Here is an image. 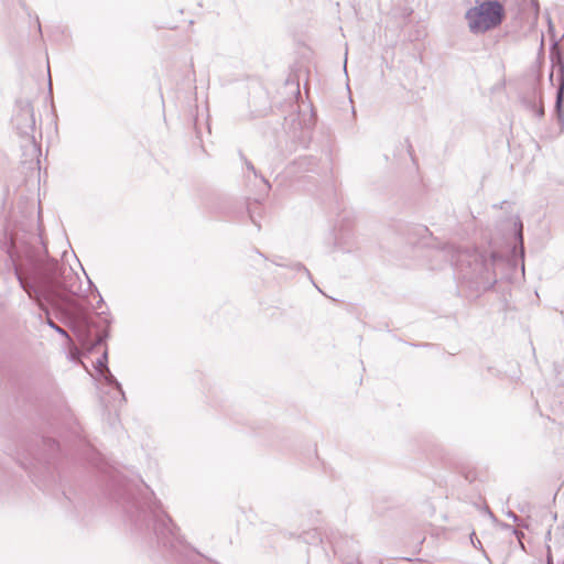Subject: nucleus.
<instances>
[{"label": "nucleus", "mask_w": 564, "mask_h": 564, "mask_svg": "<svg viewBox=\"0 0 564 564\" xmlns=\"http://www.w3.org/2000/svg\"><path fill=\"white\" fill-rule=\"evenodd\" d=\"M32 239L34 241L11 237L7 252L20 286L45 314V324L70 341L68 333L53 321V310L83 347L94 349L104 345L109 336L108 315L101 312L94 317L79 304L75 300L79 290L77 273L48 256L41 236H33Z\"/></svg>", "instance_id": "nucleus-1"}, {"label": "nucleus", "mask_w": 564, "mask_h": 564, "mask_svg": "<svg viewBox=\"0 0 564 564\" xmlns=\"http://www.w3.org/2000/svg\"><path fill=\"white\" fill-rule=\"evenodd\" d=\"M105 494L117 505L123 525L133 538L173 558L183 556L187 545L180 528L139 476L128 478L120 471H110Z\"/></svg>", "instance_id": "nucleus-2"}, {"label": "nucleus", "mask_w": 564, "mask_h": 564, "mask_svg": "<svg viewBox=\"0 0 564 564\" xmlns=\"http://www.w3.org/2000/svg\"><path fill=\"white\" fill-rule=\"evenodd\" d=\"M514 245L509 256L491 251L489 257L478 251L457 250L452 256V263L458 279V288L466 292V297L477 299L497 283L496 268L508 264L520 265L524 272L523 224L519 216L513 219Z\"/></svg>", "instance_id": "nucleus-3"}, {"label": "nucleus", "mask_w": 564, "mask_h": 564, "mask_svg": "<svg viewBox=\"0 0 564 564\" xmlns=\"http://www.w3.org/2000/svg\"><path fill=\"white\" fill-rule=\"evenodd\" d=\"M506 17L503 6L498 0L476 1V6L465 13L469 31L473 34H484L499 26Z\"/></svg>", "instance_id": "nucleus-4"}, {"label": "nucleus", "mask_w": 564, "mask_h": 564, "mask_svg": "<svg viewBox=\"0 0 564 564\" xmlns=\"http://www.w3.org/2000/svg\"><path fill=\"white\" fill-rule=\"evenodd\" d=\"M552 72L549 79L553 83L555 78V105L554 111L561 126H564V55L557 43H554L550 52Z\"/></svg>", "instance_id": "nucleus-5"}, {"label": "nucleus", "mask_w": 564, "mask_h": 564, "mask_svg": "<svg viewBox=\"0 0 564 564\" xmlns=\"http://www.w3.org/2000/svg\"><path fill=\"white\" fill-rule=\"evenodd\" d=\"M12 123L21 137L34 144L35 117L32 104L26 98H20L15 102V110L12 117Z\"/></svg>", "instance_id": "nucleus-6"}, {"label": "nucleus", "mask_w": 564, "mask_h": 564, "mask_svg": "<svg viewBox=\"0 0 564 564\" xmlns=\"http://www.w3.org/2000/svg\"><path fill=\"white\" fill-rule=\"evenodd\" d=\"M327 539L333 546L335 555L341 562L346 564L359 563V544L355 539L344 535L339 531H332Z\"/></svg>", "instance_id": "nucleus-7"}, {"label": "nucleus", "mask_w": 564, "mask_h": 564, "mask_svg": "<svg viewBox=\"0 0 564 564\" xmlns=\"http://www.w3.org/2000/svg\"><path fill=\"white\" fill-rule=\"evenodd\" d=\"M99 376L102 378L105 384L113 390V400L118 399L120 403L124 402L126 394L122 389V386L117 380V378L111 373L110 369H107V371L99 373Z\"/></svg>", "instance_id": "nucleus-8"}, {"label": "nucleus", "mask_w": 564, "mask_h": 564, "mask_svg": "<svg viewBox=\"0 0 564 564\" xmlns=\"http://www.w3.org/2000/svg\"><path fill=\"white\" fill-rule=\"evenodd\" d=\"M42 455L45 459H52L53 456L61 451V445L54 438L43 437L42 438Z\"/></svg>", "instance_id": "nucleus-9"}, {"label": "nucleus", "mask_w": 564, "mask_h": 564, "mask_svg": "<svg viewBox=\"0 0 564 564\" xmlns=\"http://www.w3.org/2000/svg\"><path fill=\"white\" fill-rule=\"evenodd\" d=\"M524 102H525L527 107L538 118H542L544 116V106H543L541 93H539V94L534 93L533 98L532 99H525Z\"/></svg>", "instance_id": "nucleus-10"}, {"label": "nucleus", "mask_w": 564, "mask_h": 564, "mask_svg": "<svg viewBox=\"0 0 564 564\" xmlns=\"http://www.w3.org/2000/svg\"><path fill=\"white\" fill-rule=\"evenodd\" d=\"M524 102H525L527 107L538 118H542L544 116V106H543L541 93H539V94L534 93L533 98L532 99H525Z\"/></svg>", "instance_id": "nucleus-11"}, {"label": "nucleus", "mask_w": 564, "mask_h": 564, "mask_svg": "<svg viewBox=\"0 0 564 564\" xmlns=\"http://www.w3.org/2000/svg\"><path fill=\"white\" fill-rule=\"evenodd\" d=\"M524 102H525L527 107L538 118H542L544 116V106H543L541 93H539V94L534 93L533 98L532 99H525Z\"/></svg>", "instance_id": "nucleus-12"}, {"label": "nucleus", "mask_w": 564, "mask_h": 564, "mask_svg": "<svg viewBox=\"0 0 564 564\" xmlns=\"http://www.w3.org/2000/svg\"><path fill=\"white\" fill-rule=\"evenodd\" d=\"M281 260H282V258H278V259L273 260L272 262L278 267L288 268L295 272H304L306 274V276L313 282L311 272L303 263H301V262H283Z\"/></svg>", "instance_id": "nucleus-13"}, {"label": "nucleus", "mask_w": 564, "mask_h": 564, "mask_svg": "<svg viewBox=\"0 0 564 564\" xmlns=\"http://www.w3.org/2000/svg\"><path fill=\"white\" fill-rule=\"evenodd\" d=\"M293 165L296 166L299 171H313L317 165V160L311 155L299 156L293 161Z\"/></svg>", "instance_id": "nucleus-14"}, {"label": "nucleus", "mask_w": 564, "mask_h": 564, "mask_svg": "<svg viewBox=\"0 0 564 564\" xmlns=\"http://www.w3.org/2000/svg\"><path fill=\"white\" fill-rule=\"evenodd\" d=\"M109 369L108 367V354L105 351L101 357H99L96 361V370L98 373H101L104 371H107Z\"/></svg>", "instance_id": "nucleus-15"}, {"label": "nucleus", "mask_w": 564, "mask_h": 564, "mask_svg": "<svg viewBox=\"0 0 564 564\" xmlns=\"http://www.w3.org/2000/svg\"><path fill=\"white\" fill-rule=\"evenodd\" d=\"M304 541L313 544V543L322 542V538H321V534L316 530H312V531L305 532Z\"/></svg>", "instance_id": "nucleus-16"}, {"label": "nucleus", "mask_w": 564, "mask_h": 564, "mask_svg": "<svg viewBox=\"0 0 564 564\" xmlns=\"http://www.w3.org/2000/svg\"><path fill=\"white\" fill-rule=\"evenodd\" d=\"M259 208L258 202L248 205V215L250 220L256 225L257 229L260 230L261 226L256 219V209Z\"/></svg>", "instance_id": "nucleus-17"}, {"label": "nucleus", "mask_w": 564, "mask_h": 564, "mask_svg": "<svg viewBox=\"0 0 564 564\" xmlns=\"http://www.w3.org/2000/svg\"><path fill=\"white\" fill-rule=\"evenodd\" d=\"M243 161H245L247 170L252 172L254 174V176H258V171L256 170L254 165L250 161H248L246 158H243Z\"/></svg>", "instance_id": "nucleus-18"}, {"label": "nucleus", "mask_w": 564, "mask_h": 564, "mask_svg": "<svg viewBox=\"0 0 564 564\" xmlns=\"http://www.w3.org/2000/svg\"><path fill=\"white\" fill-rule=\"evenodd\" d=\"M513 534L517 536L518 540H520L524 533L520 530L513 529Z\"/></svg>", "instance_id": "nucleus-19"}, {"label": "nucleus", "mask_w": 564, "mask_h": 564, "mask_svg": "<svg viewBox=\"0 0 564 564\" xmlns=\"http://www.w3.org/2000/svg\"><path fill=\"white\" fill-rule=\"evenodd\" d=\"M508 517L511 518L514 522L519 520V517L512 511L508 512Z\"/></svg>", "instance_id": "nucleus-20"}, {"label": "nucleus", "mask_w": 564, "mask_h": 564, "mask_svg": "<svg viewBox=\"0 0 564 564\" xmlns=\"http://www.w3.org/2000/svg\"><path fill=\"white\" fill-rule=\"evenodd\" d=\"M261 180H262V182L267 185V187H268V188H270V187H271V185H270L269 181H268L264 176H261Z\"/></svg>", "instance_id": "nucleus-21"}, {"label": "nucleus", "mask_w": 564, "mask_h": 564, "mask_svg": "<svg viewBox=\"0 0 564 564\" xmlns=\"http://www.w3.org/2000/svg\"><path fill=\"white\" fill-rule=\"evenodd\" d=\"M36 21H37V31H39V33L41 34V33H42V28H41V24H40L39 18L36 19Z\"/></svg>", "instance_id": "nucleus-22"}, {"label": "nucleus", "mask_w": 564, "mask_h": 564, "mask_svg": "<svg viewBox=\"0 0 564 564\" xmlns=\"http://www.w3.org/2000/svg\"><path fill=\"white\" fill-rule=\"evenodd\" d=\"M420 231L429 232V229H427V227L422 226V227H420Z\"/></svg>", "instance_id": "nucleus-23"}, {"label": "nucleus", "mask_w": 564, "mask_h": 564, "mask_svg": "<svg viewBox=\"0 0 564 564\" xmlns=\"http://www.w3.org/2000/svg\"><path fill=\"white\" fill-rule=\"evenodd\" d=\"M471 544H474L475 546H476V545H478V544H479V545H481L480 540H478V539H477V542H475V541L471 539Z\"/></svg>", "instance_id": "nucleus-24"}, {"label": "nucleus", "mask_w": 564, "mask_h": 564, "mask_svg": "<svg viewBox=\"0 0 564 564\" xmlns=\"http://www.w3.org/2000/svg\"><path fill=\"white\" fill-rule=\"evenodd\" d=\"M471 544H474L475 546H476V545H478V544H479V545H481L480 540H478V539H477V542H475V541L471 539Z\"/></svg>", "instance_id": "nucleus-25"}, {"label": "nucleus", "mask_w": 564, "mask_h": 564, "mask_svg": "<svg viewBox=\"0 0 564 564\" xmlns=\"http://www.w3.org/2000/svg\"><path fill=\"white\" fill-rule=\"evenodd\" d=\"M471 544H474L475 546H476V545H478V544H479V545H481L480 540H478V539H477V542H475V541L471 539Z\"/></svg>", "instance_id": "nucleus-26"}, {"label": "nucleus", "mask_w": 564, "mask_h": 564, "mask_svg": "<svg viewBox=\"0 0 564 564\" xmlns=\"http://www.w3.org/2000/svg\"><path fill=\"white\" fill-rule=\"evenodd\" d=\"M101 303H104V299L99 295L98 306H100Z\"/></svg>", "instance_id": "nucleus-27"}, {"label": "nucleus", "mask_w": 564, "mask_h": 564, "mask_svg": "<svg viewBox=\"0 0 564 564\" xmlns=\"http://www.w3.org/2000/svg\"><path fill=\"white\" fill-rule=\"evenodd\" d=\"M554 370L558 373L560 370H558V366L556 364H554Z\"/></svg>", "instance_id": "nucleus-28"}, {"label": "nucleus", "mask_w": 564, "mask_h": 564, "mask_svg": "<svg viewBox=\"0 0 564 564\" xmlns=\"http://www.w3.org/2000/svg\"><path fill=\"white\" fill-rule=\"evenodd\" d=\"M549 564H552V557L551 556L549 557Z\"/></svg>", "instance_id": "nucleus-29"}]
</instances>
